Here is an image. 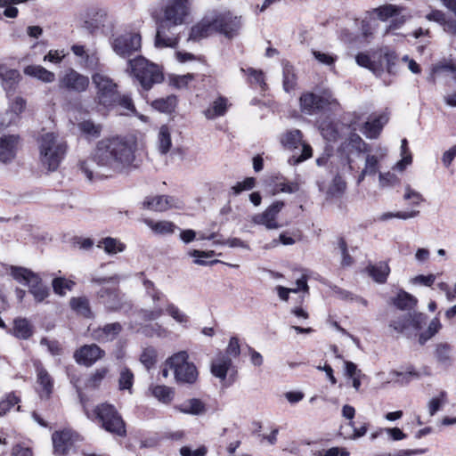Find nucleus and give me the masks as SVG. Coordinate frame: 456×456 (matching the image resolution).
Wrapping results in <instances>:
<instances>
[{"instance_id":"f257e3e1","label":"nucleus","mask_w":456,"mask_h":456,"mask_svg":"<svg viewBox=\"0 0 456 456\" xmlns=\"http://www.w3.org/2000/svg\"><path fill=\"white\" fill-rule=\"evenodd\" d=\"M134 158L133 143L121 137L104 138L90 156L79 161V168L88 180L110 177L128 169Z\"/></svg>"},{"instance_id":"f03ea898","label":"nucleus","mask_w":456,"mask_h":456,"mask_svg":"<svg viewBox=\"0 0 456 456\" xmlns=\"http://www.w3.org/2000/svg\"><path fill=\"white\" fill-rule=\"evenodd\" d=\"M190 12V0H163L158 17L155 46L158 48L175 47L178 44V37L170 31L172 28L184 24Z\"/></svg>"},{"instance_id":"7ed1b4c3","label":"nucleus","mask_w":456,"mask_h":456,"mask_svg":"<svg viewBox=\"0 0 456 456\" xmlns=\"http://www.w3.org/2000/svg\"><path fill=\"white\" fill-rule=\"evenodd\" d=\"M39 162L47 171L58 169L67 151L65 141L57 134L47 132L37 140Z\"/></svg>"},{"instance_id":"20e7f679","label":"nucleus","mask_w":456,"mask_h":456,"mask_svg":"<svg viewBox=\"0 0 456 456\" xmlns=\"http://www.w3.org/2000/svg\"><path fill=\"white\" fill-rule=\"evenodd\" d=\"M356 63L371 70L376 76H380L386 69L388 74L395 75L397 72V55L388 47H382L370 56L360 53L355 57Z\"/></svg>"},{"instance_id":"39448f33","label":"nucleus","mask_w":456,"mask_h":456,"mask_svg":"<svg viewBox=\"0 0 456 456\" xmlns=\"http://www.w3.org/2000/svg\"><path fill=\"white\" fill-rule=\"evenodd\" d=\"M128 64L131 72L145 90H150L154 84H159L163 80L160 68L142 56L129 60Z\"/></svg>"},{"instance_id":"423d86ee","label":"nucleus","mask_w":456,"mask_h":456,"mask_svg":"<svg viewBox=\"0 0 456 456\" xmlns=\"http://www.w3.org/2000/svg\"><path fill=\"white\" fill-rule=\"evenodd\" d=\"M167 365L174 371L175 379L178 384L192 385L198 380L197 367L189 362V354L184 350L169 356L167 359Z\"/></svg>"},{"instance_id":"0eeeda50","label":"nucleus","mask_w":456,"mask_h":456,"mask_svg":"<svg viewBox=\"0 0 456 456\" xmlns=\"http://www.w3.org/2000/svg\"><path fill=\"white\" fill-rule=\"evenodd\" d=\"M280 141L284 148L291 151H299L301 148V153L298 156L295 154L289 159V163L292 166L298 165L313 156V149L310 144L304 141V135L299 129L286 131L281 136Z\"/></svg>"},{"instance_id":"6e6552de","label":"nucleus","mask_w":456,"mask_h":456,"mask_svg":"<svg viewBox=\"0 0 456 456\" xmlns=\"http://www.w3.org/2000/svg\"><path fill=\"white\" fill-rule=\"evenodd\" d=\"M94 413L106 431L120 436L126 435L125 422L113 405L109 403L98 405Z\"/></svg>"},{"instance_id":"1a4fd4ad","label":"nucleus","mask_w":456,"mask_h":456,"mask_svg":"<svg viewBox=\"0 0 456 456\" xmlns=\"http://www.w3.org/2000/svg\"><path fill=\"white\" fill-rule=\"evenodd\" d=\"M96 87V98L100 104L110 107L116 103L118 99L117 84L102 71H97L92 76Z\"/></svg>"},{"instance_id":"9d476101","label":"nucleus","mask_w":456,"mask_h":456,"mask_svg":"<svg viewBox=\"0 0 456 456\" xmlns=\"http://www.w3.org/2000/svg\"><path fill=\"white\" fill-rule=\"evenodd\" d=\"M141 46V35L136 32H126L117 37L112 42L113 51L122 58L130 57L140 51Z\"/></svg>"},{"instance_id":"9b49d317","label":"nucleus","mask_w":456,"mask_h":456,"mask_svg":"<svg viewBox=\"0 0 456 456\" xmlns=\"http://www.w3.org/2000/svg\"><path fill=\"white\" fill-rule=\"evenodd\" d=\"M241 25V17L233 15L229 11L220 12L214 18L216 30L229 38L238 35Z\"/></svg>"},{"instance_id":"f8f14e48","label":"nucleus","mask_w":456,"mask_h":456,"mask_svg":"<svg viewBox=\"0 0 456 456\" xmlns=\"http://www.w3.org/2000/svg\"><path fill=\"white\" fill-rule=\"evenodd\" d=\"M89 78L73 69H68L59 78L60 89L69 92L81 93L87 89Z\"/></svg>"},{"instance_id":"ddd939ff","label":"nucleus","mask_w":456,"mask_h":456,"mask_svg":"<svg viewBox=\"0 0 456 456\" xmlns=\"http://www.w3.org/2000/svg\"><path fill=\"white\" fill-rule=\"evenodd\" d=\"M284 202L277 200L270 205L263 213L252 216L255 224L264 225L267 230H277L282 227L277 221L279 213L282 210Z\"/></svg>"},{"instance_id":"4468645a","label":"nucleus","mask_w":456,"mask_h":456,"mask_svg":"<svg viewBox=\"0 0 456 456\" xmlns=\"http://www.w3.org/2000/svg\"><path fill=\"white\" fill-rule=\"evenodd\" d=\"M142 208L151 211L164 212L171 208H182L183 202L178 198L173 196H149L142 201Z\"/></svg>"},{"instance_id":"2eb2a0df","label":"nucleus","mask_w":456,"mask_h":456,"mask_svg":"<svg viewBox=\"0 0 456 456\" xmlns=\"http://www.w3.org/2000/svg\"><path fill=\"white\" fill-rule=\"evenodd\" d=\"M20 146L18 134H3L0 136V162L8 165L14 161Z\"/></svg>"},{"instance_id":"dca6fc26","label":"nucleus","mask_w":456,"mask_h":456,"mask_svg":"<svg viewBox=\"0 0 456 456\" xmlns=\"http://www.w3.org/2000/svg\"><path fill=\"white\" fill-rule=\"evenodd\" d=\"M105 352L97 345H84L74 353V359L78 364L92 366L98 360L103 358Z\"/></svg>"},{"instance_id":"f3484780","label":"nucleus","mask_w":456,"mask_h":456,"mask_svg":"<svg viewBox=\"0 0 456 456\" xmlns=\"http://www.w3.org/2000/svg\"><path fill=\"white\" fill-rule=\"evenodd\" d=\"M364 167L357 177V184H360L366 176L375 175L379 170V162L387 155V149L379 147L375 154L366 152Z\"/></svg>"},{"instance_id":"a211bd4d","label":"nucleus","mask_w":456,"mask_h":456,"mask_svg":"<svg viewBox=\"0 0 456 456\" xmlns=\"http://www.w3.org/2000/svg\"><path fill=\"white\" fill-rule=\"evenodd\" d=\"M121 331L122 326L119 322L108 323L102 327L89 329L91 338L100 343L113 341Z\"/></svg>"},{"instance_id":"6ab92c4d","label":"nucleus","mask_w":456,"mask_h":456,"mask_svg":"<svg viewBox=\"0 0 456 456\" xmlns=\"http://www.w3.org/2000/svg\"><path fill=\"white\" fill-rule=\"evenodd\" d=\"M301 110L308 115L315 113L318 110L331 103L330 99L318 96L313 93L303 94L299 99Z\"/></svg>"},{"instance_id":"aec40b11","label":"nucleus","mask_w":456,"mask_h":456,"mask_svg":"<svg viewBox=\"0 0 456 456\" xmlns=\"http://www.w3.org/2000/svg\"><path fill=\"white\" fill-rule=\"evenodd\" d=\"M53 382L47 370L42 366L37 367V391L41 398H48L53 392Z\"/></svg>"},{"instance_id":"412c9836","label":"nucleus","mask_w":456,"mask_h":456,"mask_svg":"<svg viewBox=\"0 0 456 456\" xmlns=\"http://www.w3.org/2000/svg\"><path fill=\"white\" fill-rule=\"evenodd\" d=\"M20 78V74L17 69H9L4 64H0V81L7 94L14 90V87L19 83Z\"/></svg>"},{"instance_id":"4be33fe9","label":"nucleus","mask_w":456,"mask_h":456,"mask_svg":"<svg viewBox=\"0 0 456 456\" xmlns=\"http://www.w3.org/2000/svg\"><path fill=\"white\" fill-rule=\"evenodd\" d=\"M98 296L106 307L110 310H118L122 307L123 297L115 289L102 288Z\"/></svg>"},{"instance_id":"5701e85b","label":"nucleus","mask_w":456,"mask_h":456,"mask_svg":"<svg viewBox=\"0 0 456 456\" xmlns=\"http://www.w3.org/2000/svg\"><path fill=\"white\" fill-rule=\"evenodd\" d=\"M388 121L386 114H381L377 118L368 120L362 129V134L370 139L377 138L385 124Z\"/></svg>"},{"instance_id":"b1692460","label":"nucleus","mask_w":456,"mask_h":456,"mask_svg":"<svg viewBox=\"0 0 456 456\" xmlns=\"http://www.w3.org/2000/svg\"><path fill=\"white\" fill-rule=\"evenodd\" d=\"M54 452L64 454L72 445V433L69 430L54 432L52 436Z\"/></svg>"},{"instance_id":"393cba45","label":"nucleus","mask_w":456,"mask_h":456,"mask_svg":"<svg viewBox=\"0 0 456 456\" xmlns=\"http://www.w3.org/2000/svg\"><path fill=\"white\" fill-rule=\"evenodd\" d=\"M107 12L99 8H89L84 14L85 26L88 29H93L102 25L106 20Z\"/></svg>"},{"instance_id":"a878e982","label":"nucleus","mask_w":456,"mask_h":456,"mask_svg":"<svg viewBox=\"0 0 456 456\" xmlns=\"http://www.w3.org/2000/svg\"><path fill=\"white\" fill-rule=\"evenodd\" d=\"M214 31H216L214 26V19L212 20H202L191 28L189 39L198 41L208 37Z\"/></svg>"},{"instance_id":"bb28decb","label":"nucleus","mask_w":456,"mask_h":456,"mask_svg":"<svg viewBox=\"0 0 456 456\" xmlns=\"http://www.w3.org/2000/svg\"><path fill=\"white\" fill-rule=\"evenodd\" d=\"M12 277L19 283L29 287L37 281L40 276L31 270L21 266L11 267Z\"/></svg>"},{"instance_id":"cd10ccee","label":"nucleus","mask_w":456,"mask_h":456,"mask_svg":"<svg viewBox=\"0 0 456 456\" xmlns=\"http://www.w3.org/2000/svg\"><path fill=\"white\" fill-rule=\"evenodd\" d=\"M143 223L158 235L173 234L177 229L173 222L167 220L154 221L151 218H144Z\"/></svg>"},{"instance_id":"c85d7f7f","label":"nucleus","mask_w":456,"mask_h":456,"mask_svg":"<svg viewBox=\"0 0 456 456\" xmlns=\"http://www.w3.org/2000/svg\"><path fill=\"white\" fill-rule=\"evenodd\" d=\"M231 366L232 359L227 355L220 354L211 363V373L221 380H224Z\"/></svg>"},{"instance_id":"c756f323","label":"nucleus","mask_w":456,"mask_h":456,"mask_svg":"<svg viewBox=\"0 0 456 456\" xmlns=\"http://www.w3.org/2000/svg\"><path fill=\"white\" fill-rule=\"evenodd\" d=\"M150 297L152 300L153 307L151 309L142 310L141 316L146 321H155L159 319L164 314V309L157 305V302L160 301L164 297V295L159 290Z\"/></svg>"},{"instance_id":"7c9ffc66","label":"nucleus","mask_w":456,"mask_h":456,"mask_svg":"<svg viewBox=\"0 0 456 456\" xmlns=\"http://www.w3.org/2000/svg\"><path fill=\"white\" fill-rule=\"evenodd\" d=\"M24 74L36 77L45 83H52L55 80V74L40 65H28L25 67Z\"/></svg>"},{"instance_id":"2f4dec72","label":"nucleus","mask_w":456,"mask_h":456,"mask_svg":"<svg viewBox=\"0 0 456 456\" xmlns=\"http://www.w3.org/2000/svg\"><path fill=\"white\" fill-rule=\"evenodd\" d=\"M228 109V101L224 97H218L215 100L211 106H209L205 111L204 115L208 119H215L217 117L224 116Z\"/></svg>"},{"instance_id":"473e14b6","label":"nucleus","mask_w":456,"mask_h":456,"mask_svg":"<svg viewBox=\"0 0 456 456\" xmlns=\"http://www.w3.org/2000/svg\"><path fill=\"white\" fill-rule=\"evenodd\" d=\"M158 151L167 154L172 146L171 130L167 126H161L159 129L156 141Z\"/></svg>"},{"instance_id":"72a5a7b5","label":"nucleus","mask_w":456,"mask_h":456,"mask_svg":"<svg viewBox=\"0 0 456 456\" xmlns=\"http://www.w3.org/2000/svg\"><path fill=\"white\" fill-rule=\"evenodd\" d=\"M177 409L184 414L191 415H202L206 412L205 404L197 398H191L184 401L177 407Z\"/></svg>"},{"instance_id":"f704fd0d","label":"nucleus","mask_w":456,"mask_h":456,"mask_svg":"<svg viewBox=\"0 0 456 456\" xmlns=\"http://www.w3.org/2000/svg\"><path fill=\"white\" fill-rule=\"evenodd\" d=\"M13 335L20 339H28L33 334V327L26 318H17L13 322Z\"/></svg>"},{"instance_id":"c9c22d12","label":"nucleus","mask_w":456,"mask_h":456,"mask_svg":"<svg viewBox=\"0 0 456 456\" xmlns=\"http://www.w3.org/2000/svg\"><path fill=\"white\" fill-rule=\"evenodd\" d=\"M97 247L102 248L109 255L123 252L126 248V245L123 242L112 237L103 238L98 242Z\"/></svg>"},{"instance_id":"e433bc0d","label":"nucleus","mask_w":456,"mask_h":456,"mask_svg":"<svg viewBox=\"0 0 456 456\" xmlns=\"http://www.w3.org/2000/svg\"><path fill=\"white\" fill-rule=\"evenodd\" d=\"M166 313L179 325L187 328L190 323V317L174 303L167 302L165 308Z\"/></svg>"},{"instance_id":"4c0bfd02","label":"nucleus","mask_w":456,"mask_h":456,"mask_svg":"<svg viewBox=\"0 0 456 456\" xmlns=\"http://www.w3.org/2000/svg\"><path fill=\"white\" fill-rule=\"evenodd\" d=\"M452 346L446 342L436 345L435 356L436 361L443 365H451L452 361Z\"/></svg>"},{"instance_id":"58836bf2","label":"nucleus","mask_w":456,"mask_h":456,"mask_svg":"<svg viewBox=\"0 0 456 456\" xmlns=\"http://www.w3.org/2000/svg\"><path fill=\"white\" fill-rule=\"evenodd\" d=\"M367 270L373 280L379 283H384L390 273V268L387 263L385 262H379L376 265H370Z\"/></svg>"},{"instance_id":"ea45409f","label":"nucleus","mask_w":456,"mask_h":456,"mask_svg":"<svg viewBox=\"0 0 456 456\" xmlns=\"http://www.w3.org/2000/svg\"><path fill=\"white\" fill-rule=\"evenodd\" d=\"M417 298L404 290H400L393 299L394 305L401 310H411L417 305Z\"/></svg>"},{"instance_id":"a19ab883","label":"nucleus","mask_w":456,"mask_h":456,"mask_svg":"<svg viewBox=\"0 0 456 456\" xmlns=\"http://www.w3.org/2000/svg\"><path fill=\"white\" fill-rule=\"evenodd\" d=\"M69 305L77 314L86 318L92 317L89 300L86 297H72Z\"/></svg>"},{"instance_id":"79ce46f5","label":"nucleus","mask_w":456,"mask_h":456,"mask_svg":"<svg viewBox=\"0 0 456 456\" xmlns=\"http://www.w3.org/2000/svg\"><path fill=\"white\" fill-rule=\"evenodd\" d=\"M176 105V98L174 95H169L166 98H159L151 102V106L164 113H170L174 110Z\"/></svg>"},{"instance_id":"37998d69","label":"nucleus","mask_w":456,"mask_h":456,"mask_svg":"<svg viewBox=\"0 0 456 456\" xmlns=\"http://www.w3.org/2000/svg\"><path fill=\"white\" fill-rule=\"evenodd\" d=\"M28 289L34 299L38 303L44 301L49 296V289L43 284L40 277L37 278V281L33 282Z\"/></svg>"},{"instance_id":"c03bdc74","label":"nucleus","mask_w":456,"mask_h":456,"mask_svg":"<svg viewBox=\"0 0 456 456\" xmlns=\"http://www.w3.org/2000/svg\"><path fill=\"white\" fill-rule=\"evenodd\" d=\"M297 85V77L294 68L289 64L283 67V88L287 93L294 90Z\"/></svg>"},{"instance_id":"a18cd8bd","label":"nucleus","mask_w":456,"mask_h":456,"mask_svg":"<svg viewBox=\"0 0 456 456\" xmlns=\"http://www.w3.org/2000/svg\"><path fill=\"white\" fill-rule=\"evenodd\" d=\"M52 285L54 293L64 296L67 291L73 289L75 282L71 280L59 277L53 280Z\"/></svg>"},{"instance_id":"49530a36","label":"nucleus","mask_w":456,"mask_h":456,"mask_svg":"<svg viewBox=\"0 0 456 456\" xmlns=\"http://www.w3.org/2000/svg\"><path fill=\"white\" fill-rule=\"evenodd\" d=\"M152 395L159 401L164 403H168L174 397V390L169 387L158 385L152 387Z\"/></svg>"},{"instance_id":"de8ad7c7","label":"nucleus","mask_w":456,"mask_h":456,"mask_svg":"<svg viewBox=\"0 0 456 456\" xmlns=\"http://www.w3.org/2000/svg\"><path fill=\"white\" fill-rule=\"evenodd\" d=\"M456 69L451 64L438 63L432 66L430 73L428 76L427 79L429 82L435 84L436 77L442 75L443 73H454Z\"/></svg>"},{"instance_id":"09e8293b","label":"nucleus","mask_w":456,"mask_h":456,"mask_svg":"<svg viewBox=\"0 0 456 456\" xmlns=\"http://www.w3.org/2000/svg\"><path fill=\"white\" fill-rule=\"evenodd\" d=\"M81 133L90 137H98L101 134L102 126L91 120H84L78 124Z\"/></svg>"},{"instance_id":"8fccbe9b","label":"nucleus","mask_w":456,"mask_h":456,"mask_svg":"<svg viewBox=\"0 0 456 456\" xmlns=\"http://www.w3.org/2000/svg\"><path fill=\"white\" fill-rule=\"evenodd\" d=\"M447 393L441 391L436 397H433L428 403V410L430 416H434L443 405L446 403Z\"/></svg>"},{"instance_id":"3c124183","label":"nucleus","mask_w":456,"mask_h":456,"mask_svg":"<svg viewBox=\"0 0 456 456\" xmlns=\"http://www.w3.org/2000/svg\"><path fill=\"white\" fill-rule=\"evenodd\" d=\"M79 63L86 69L101 71L100 59L96 52H87Z\"/></svg>"},{"instance_id":"603ef678","label":"nucleus","mask_w":456,"mask_h":456,"mask_svg":"<svg viewBox=\"0 0 456 456\" xmlns=\"http://www.w3.org/2000/svg\"><path fill=\"white\" fill-rule=\"evenodd\" d=\"M442 324L438 318H434L426 331L419 335V343L421 345L425 344L428 339L434 337L441 329Z\"/></svg>"},{"instance_id":"864d4df0","label":"nucleus","mask_w":456,"mask_h":456,"mask_svg":"<svg viewBox=\"0 0 456 456\" xmlns=\"http://www.w3.org/2000/svg\"><path fill=\"white\" fill-rule=\"evenodd\" d=\"M419 215V210H411V211H399L396 213L387 212L384 213L380 216V220L387 221L391 218H399L403 220H407L410 218H414Z\"/></svg>"},{"instance_id":"5fc2aeb1","label":"nucleus","mask_w":456,"mask_h":456,"mask_svg":"<svg viewBox=\"0 0 456 456\" xmlns=\"http://www.w3.org/2000/svg\"><path fill=\"white\" fill-rule=\"evenodd\" d=\"M28 0H0V7H5L4 11V14L7 18H16L18 15V9L12 4H18L21 3H25Z\"/></svg>"},{"instance_id":"6e6d98bb","label":"nucleus","mask_w":456,"mask_h":456,"mask_svg":"<svg viewBox=\"0 0 456 456\" xmlns=\"http://www.w3.org/2000/svg\"><path fill=\"white\" fill-rule=\"evenodd\" d=\"M157 360V351L153 347H147L141 354L140 361L147 368L151 369Z\"/></svg>"},{"instance_id":"4d7b16f0","label":"nucleus","mask_w":456,"mask_h":456,"mask_svg":"<svg viewBox=\"0 0 456 456\" xmlns=\"http://www.w3.org/2000/svg\"><path fill=\"white\" fill-rule=\"evenodd\" d=\"M134 383V374L127 369L124 368L120 371L118 386L120 390H130Z\"/></svg>"},{"instance_id":"13d9d810","label":"nucleus","mask_w":456,"mask_h":456,"mask_svg":"<svg viewBox=\"0 0 456 456\" xmlns=\"http://www.w3.org/2000/svg\"><path fill=\"white\" fill-rule=\"evenodd\" d=\"M374 12L377 13L378 17L381 20H386L388 18H392L399 12V10L396 6L393 4H387L376 8Z\"/></svg>"},{"instance_id":"bf43d9fd","label":"nucleus","mask_w":456,"mask_h":456,"mask_svg":"<svg viewBox=\"0 0 456 456\" xmlns=\"http://www.w3.org/2000/svg\"><path fill=\"white\" fill-rule=\"evenodd\" d=\"M379 186L384 188L395 186L399 183L400 180L394 173L388 171L385 173L379 172Z\"/></svg>"},{"instance_id":"052dcab7","label":"nucleus","mask_w":456,"mask_h":456,"mask_svg":"<svg viewBox=\"0 0 456 456\" xmlns=\"http://www.w3.org/2000/svg\"><path fill=\"white\" fill-rule=\"evenodd\" d=\"M109 372L108 368L102 367L97 370L90 376V378L87 380V387H96L100 385V383L102 381V379L106 377L107 373Z\"/></svg>"},{"instance_id":"680f3d73","label":"nucleus","mask_w":456,"mask_h":456,"mask_svg":"<svg viewBox=\"0 0 456 456\" xmlns=\"http://www.w3.org/2000/svg\"><path fill=\"white\" fill-rule=\"evenodd\" d=\"M20 402L19 398L12 393L9 394L4 399L0 401V417L5 415L12 407Z\"/></svg>"},{"instance_id":"e2e57ef3","label":"nucleus","mask_w":456,"mask_h":456,"mask_svg":"<svg viewBox=\"0 0 456 456\" xmlns=\"http://www.w3.org/2000/svg\"><path fill=\"white\" fill-rule=\"evenodd\" d=\"M256 185V179L254 177H247L242 182H238L232 187L233 194L238 195L243 191H249Z\"/></svg>"},{"instance_id":"0e129e2a","label":"nucleus","mask_w":456,"mask_h":456,"mask_svg":"<svg viewBox=\"0 0 456 456\" xmlns=\"http://www.w3.org/2000/svg\"><path fill=\"white\" fill-rule=\"evenodd\" d=\"M405 200H411V205L418 207L422 201H424L423 196L412 190L409 185L405 187V193L403 195Z\"/></svg>"},{"instance_id":"69168bd1","label":"nucleus","mask_w":456,"mask_h":456,"mask_svg":"<svg viewBox=\"0 0 456 456\" xmlns=\"http://www.w3.org/2000/svg\"><path fill=\"white\" fill-rule=\"evenodd\" d=\"M350 145L358 152H370V146L356 134L350 136Z\"/></svg>"},{"instance_id":"338daca9","label":"nucleus","mask_w":456,"mask_h":456,"mask_svg":"<svg viewBox=\"0 0 456 456\" xmlns=\"http://www.w3.org/2000/svg\"><path fill=\"white\" fill-rule=\"evenodd\" d=\"M299 190L298 183H280L276 184V188L273 189V194H277L279 192H286V193H294Z\"/></svg>"},{"instance_id":"774afa93","label":"nucleus","mask_w":456,"mask_h":456,"mask_svg":"<svg viewBox=\"0 0 456 456\" xmlns=\"http://www.w3.org/2000/svg\"><path fill=\"white\" fill-rule=\"evenodd\" d=\"M241 71L246 72L252 78L251 82H254L259 85L262 88H265V77L261 70H256L253 68H248L246 70L244 69H241Z\"/></svg>"}]
</instances>
